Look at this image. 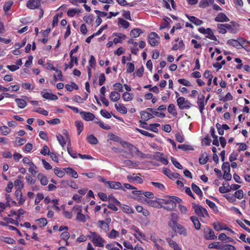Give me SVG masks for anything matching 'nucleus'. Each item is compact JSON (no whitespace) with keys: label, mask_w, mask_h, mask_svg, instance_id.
<instances>
[{"label":"nucleus","mask_w":250,"mask_h":250,"mask_svg":"<svg viewBox=\"0 0 250 250\" xmlns=\"http://www.w3.org/2000/svg\"><path fill=\"white\" fill-rule=\"evenodd\" d=\"M171 217V219L168 222V226L171 228L172 230L176 233L185 237L187 236L188 233L186 229L184 226L179 224L177 221V214L174 213H172Z\"/></svg>","instance_id":"1"},{"label":"nucleus","mask_w":250,"mask_h":250,"mask_svg":"<svg viewBox=\"0 0 250 250\" xmlns=\"http://www.w3.org/2000/svg\"><path fill=\"white\" fill-rule=\"evenodd\" d=\"M87 237L91 240L96 247H103L106 243L105 240L98 233L95 231H89Z\"/></svg>","instance_id":"2"},{"label":"nucleus","mask_w":250,"mask_h":250,"mask_svg":"<svg viewBox=\"0 0 250 250\" xmlns=\"http://www.w3.org/2000/svg\"><path fill=\"white\" fill-rule=\"evenodd\" d=\"M167 197L168 198L167 203L163 207V208L167 210L170 211L175 208L176 207V203H179L181 201V199L176 196H167Z\"/></svg>","instance_id":"3"},{"label":"nucleus","mask_w":250,"mask_h":250,"mask_svg":"<svg viewBox=\"0 0 250 250\" xmlns=\"http://www.w3.org/2000/svg\"><path fill=\"white\" fill-rule=\"evenodd\" d=\"M192 208L194 209L195 214L200 217L206 218L209 217L207 210L199 205L194 203L192 204Z\"/></svg>","instance_id":"4"},{"label":"nucleus","mask_w":250,"mask_h":250,"mask_svg":"<svg viewBox=\"0 0 250 250\" xmlns=\"http://www.w3.org/2000/svg\"><path fill=\"white\" fill-rule=\"evenodd\" d=\"M198 31L206 35V37L210 40L217 41V39L216 36L214 35V33L212 29L210 28H207L205 29L203 27H201L198 28Z\"/></svg>","instance_id":"5"},{"label":"nucleus","mask_w":250,"mask_h":250,"mask_svg":"<svg viewBox=\"0 0 250 250\" xmlns=\"http://www.w3.org/2000/svg\"><path fill=\"white\" fill-rule=\"evenodd\" d=\"M177 103L179 107L181 109H188L191 105L190 102L186 100L183 97H180L177 99Z\"/></svg>","instance_id":"6"},{"label":"nucleus","mask_w":250,"mask_h":250,"mask_svg":"<svg viewBox=\"0 0 250 250\" xmlns=\"http://www.w3.org/2000/svg\"><path fill=\"white\" fill-rule=\"evenodd\" d=\"M159 37L155 32H151L148 36V42L151 46L158 45L159 43Z\"/></svg>","instance_id":"7"},{"label":"nucleus","mask_w":250,"mask_h":250,"mask_svg":"<svg viewBox=\"0 0 250 250\" xmlns=\"http://www.w3.org/2000/svg\"><path fill=\"white\" fill-rule=\"evenodd\" d=\"M231 24L226 23V28L229 32L233 34H236L239 30L240 25L235 21H232L230 22Z\"/></svg>","instance_id":"8"},{"label":"nucleus","mask_w":250,"mask_h":250,"mask_svg":"<svg viewBox=\"0 0 250 250\" xmlns=\"http://www.w3.org/2000/svg\"><path fill=\"white\" fill-rule=\"evenodd\" d=\"M204 236L205 238L208 240H214L217 238L214 231L208 227H207L205 229Z\"/></svg>","instance_id":"9"},{"label":"nucleus","mask_w":250,"mask_h":250,"mask_svg":"<svg viewBox=\"0 0 250 250\" xmlns=\"http://www.w3.org/2000/svg\"><path fill=\"white\" fill-rule=\"evenodd\" d=\"M73 209H76L78 211L76 216V220L81 222L84 223L86 221V216L84 214H83L82 209L80 207L74 206Z\"/></svg>","instance_id":"10"},{"label":"nucleus","mask_w":250,"mask_h":250,"mask_svg":"<svg viewBox=\"0 0 250 250\" xmlns=\"http://www.w3.org/2000/svg\"><path fill=\"white\" fill-rule=\"evenodd\" d=\"M112 36L117 37L113 39V42L115 44L118 43H122L123 40H125L126 38V36L121 33H113Z\"/></svg>","instance_id":"11"},{"label":"nucleus","mask_w":250,"mask_h":250,"mask_svg":"<svg viewBox=\"0 0 250 250\" xmlns=\"http://www.w3.org/2000/svg\"><path fill=\"white\" fill-rule=\"evenodd\" d=\"M80 114L82 118L87 122L93 121L95 118L94 114L90 112L82 111L80 112Z\"/></svg>","instance_id":"12"},{"label":"nucleus","mask_w":250,"mask_h":250,"mask_svg":"<svg viewBox=\"0 0 250 250\" xmlns=\"http://www.w3.org/2000/svg\"><path fill=\"white\" fill-rule=\"evenodd\" d=\"M107 186L109 187L110 188L112 189H121L123 190H125L123 187L122 186L121 183L119 182L108 181V182L107 183Z\"/></svg>","instance_id":"13"},{"label":"nucleus","mask_w":250,"mask_h":250,"mask_svg":"<svg viewBox=\"0 0 250 250\" xmlns=\"http://www.w3.org/2000/svg\"><path fill=\"white\" fill-rule=\"evenodd\" d=\"M41 2L39 0H32V9L39 8V19H41L43 15L44 11L42 9L40 8Z\"/></svg>","instance_id":"14"},{"label":"nucleus","mask_w":250,"mask_h":250,"mask_svg":"<svg viewBox=\"0 0 250 250\" xmlns=\"http://www.w3.org/2000/svg\"><path fill=\"white\" fill-rule=\"evenodd\" d=\"M197 104L201 113H203L205 109V96L203 95H199L198 97Z\"/></svg>","instance_id":"15"},{"label":"nucleus","mask_w":250,"mask_h":250,"mask_svg":"<svg viewBox=\"0 0 250 250\" xmlns=\"http://www.w3.org/2000/svg\"><path fill=\"white\" fill-rule=\"evenodd\" d=\"M126 178L129 182H136L137 184H142L143 182L142 179L140 176H136L135 174L127 175Z\"/></svg>","instance_id":"16"},{"label":"nucleus","mask_w":250,"mask_h":250,"mask_svg":"<svg viewBox=\"0 0 250 250\" xmlns=\"http://www.w3.org/2000/svg\"><path fill=\"white\" fill-rule=\"evenodd\" d=\"M185 16L190 22L197 26L200 25L203 23V21L202 20L194 16H189L187 14H185Z\"/></svg>","instance_id":"17"},{"label":"nucleus","mask_w":250,"mask_h":250,"mask_svg":"<svg viewBox=\"0 0 250 250\" xmlns=\"http://www.w3.org/2000/svg\"><path fill=\"white\" fill-rule=\"evenodd\" d=\"M214 20L217 22H223L229 21V19L224 13H219L215 18Z\"/></svg>","instance_id":"18"},{"label":"nucleus","mask_w":250,"mask_h":250,"mask_svg":"<svg viewBox=\"0 0 250 250\" xmlns=\"http://www.w3.org/2000/svg\"><path fill=\"white\" fill-rule=\"evenodd\" d=\"M112 201L113 202V204H109L107 206V207L108 208L115 211H116L118 210V208L116 206L120 207L121 206L122 204L117 199L115 198L114 197H113Z\"/></svg>","instance_id":"19"},{"label":"nucleus","mask_w":250,"mask_h":250,"mask_svg":"<svg viewBox=\"0 0 250 250\" xmlns=\"http://www.w3.org/2000/svg\"><path fill=\"white\" fill-rule=\"evenodd\" d=\"M160 125V124L157 123L155 124H151L150 125V127L146 126V125H140L139 126L143 128H145L147 130H150L155 133H158L159 130L157 128V127L159 126Z\"/></svg>","instance_id":"20"},{"label":"nucleus","mask_w":250,"mask_h":250,"mask_svg":"<svg viewBox=\"0 0 250 250\" xmlns=\"http://www.w3.org/2000/svg\"><path fill=\"white\" fill-rule=\"evenodd\" d=\"M63 170L67 175H70L73 178L76 179L78 177L77 172L71 167L65 168Z\"/></svg>","instance_id":"21"},{"label":"nucleus","mask_w":250,"mask_h":250,"mask_svg":"<svg viewBox=\"0 0 250 250\" xmlns=\"http://www.w3.org/2000/svg\"><path fill=\"white\" fill-rule=\"evenodd\" d=\"M238 39L241 41V47L244 48L247 52H250V42L241 38Z\"/></svg>","instance_id":"22"},{"label":"nucleus","mask_w":250,"mask_h":250,"mask_svg":"<svg viewBox=\"0 0 250 250\" xmlns=\"http://www.w3.org/2000/svg\"><path fill=\"white\" fill-rule=\"evenodd\" d=\"M37 179L42 186H46L48 183L46 176L42 173H39L37 175Z\"/></svg>","instance_id":"23"},{"label":"nucleus","mask_w":250,"mask_h":250,"mask_svg":"<svg viewBox=\"0 0 250 250\" xmlns=\"http://www.w3.org/2000/svg\"><path fill=\"white\" fill-rule=\"evenodd\" d=\"M239 41H240V40L238 39L237 40L230 39L228 41L227 43L237 48H240L241 47V42Z\"/></svg>","instance_id":"24"},{"label":"nucleus","mask_w":250,"mask_h":250,"mask_svg":"<svg viewBox=\"0 0 250 250\" xmlns=\"http://www.w3.org/2000/svg\"><path fill=\"white\" fill-rule=\"evenodd\" d=\"M115 107L119 112L123 114H126L127 113V108L123 104H120L119 105H118L117 104H115Z\"/></svg>","instance_id":"25"},{"label":"nucleus","mask_w":250,"mask_h":250,"mask_svg":"<svg viewBox=\"0 0 250 250\" xmlns=\"http://www.w3.org/2000/svg\"><path fill=\"white\" fill-rule=\"evenodd\" d=\"M140 114L142 119L145 121H147L150 119L154 117L152 114L146 111H141Z\"/></svg>","instance_id":"26"},{"label":"nucleus","mask_w":250,"mask_h":250,"mask_svg":"<svg viewBox=\"0 0 250 250\" xmlns=\"http://www.w3.org/2000/svg\"><path fill=\"white\" fill-rule=\"evenodd\" d=\"M190 219L194 224L195 229L197 230L200 229L201 228V223L198 218L196 216H191Z\"/></svg>","instance_id":"27"},{"label":"nucleus","mask_w":250,"mask_h":250,"mask_svg":"<svg viewBox=\"0 0 250 250\" xmlns=\"http://www.w3.org/2000/svg\"><path fill=\"white\" fill-rule=\"evenodd\" d=\"M121 97L120 94L117 91H112L109 95L110 99L113 102L118 101Z\"/></svg>","instance_id":"28"},{"label":"nucleus","mask_w":250,"mask_h":250,"mask_svg":"<svg viewBox=\"0 0 250 250\" xmlns=\"http://www.w3.org/2000/svg\"><path fill=\"white\" fill-rule=\"evenodd\" d=\"M98 224L100 228L105 231H107L109 229V225L103 220H100L98 222Z\"/></svg>","instance_id":"29"},{"label":"nucleus","mask_w":250,"mask_h":250,"mask_svg":"<svg viewBox=\"0 0 250 250\" xmlns=\"http://www.w3.org/2000/svg\"><path fill=\"white\" fill-rule=\"evenodd\" d=\"M191 188L192 190L198 196L200 197H202L203 196V193L200 188L197 186L194 183H192L191 184Z\"/></svg>","instance_id":"30"},{"label":"nucleus","mask_w":250,"mask_h":250,"mask_svg":"<svg viewBox=\"0 0 250 250\" xmlns=\"http://www.w3.org/2000/svg\"><path fill=\"white\" fill-rule=\"evenodd\" d=\"M42 97L43 98L47 99V100H57L58 99V97L57 95L48 93V92H45L42 94Z\"/></svg>","instance_id":"31"},{"label":"nucleus","mask_w":250,"mask_h":250,"mask_svg":"<svg viewBox=\"0 0 250 250\" xmlns=\"http://www.w3.org/2000/svg\"><path fill=\"white\" fill-rule=\"evenodd\" d=\"M143 33L142 30L136 28L132 29L130 33V35L132 38H137Z\"/></svg>","instance_id":"32"},{"label":"nucleus","mask_w":250,"mask_h":250,"mask_svg":"<svg viewBox=\"0 0 250 250\" xmlns=\"http://www.w3.org/2000/svg\"><path fill=\"white\" fill-rule=\"evenodd\" d=\"M214 0H201L199 3V7L205 8L212 4Z\"/></svg>","instance_id":"33"},{"label":"nucleus","mask_w":250,"mask_h":250,"mask_svg":"<svg viewBox=\"0 0 250 250\" xmlns=\"http://www.w3.org/2000/svg\"><path fill=\"white\" fill-rule=\"evenodd\" d=\"M122 98L125 102L131 101L133 98V94L128 92H125L122 94Z\"/></svg>","instance_id":"34"},{"label":"nucleus","mask_w":250,"mask_h":250,"mask_svg":"<svg viewBox=\"0 0 250 250\" xmlns=\"http://www.w3.org/2000/svg\"><path fill=\"white\" fill-rule=\"evenodd\" d=\"M206 203L209 207V208L214 211V212L216 213L218 212V207L214 202L207 199L206 200Z\"/></svg>","instance_id":"35"},{"label":"nucleus","mask_w":250,"mask_h":250,"mask_svg":"<svg viewBox=\"0 0 250 250\" xmlns=\"http://www.w3.org/2000/svg\"><path fill=\"white\" fill-rule=\"evenodd\" d=\"M36 225L40 228L45 227L47 224V219L45 218H42L36 220Z\"/></svg>","instance_id":"36"},{"label":"nucleus","mask_w":250,"mask_h":250,"mask_svg":"<svg viewBox=\"0 0 250 250\" xmlns=\"http://www.w3.org/2000/svg\"><path fill=\"white\" fill-rule=\"evenodd\" d=\"M87 142L91 145H96L98 143V140L93 134L87 135L86 137Z\"/></svg>","instance_id":"37"},{"label":"nucleus","mask_w":250,"mask_h":250,"mask_svg":"<svg viewBox=\"0 0 250 250\" xmlns=\"http://www.w3.org/2000/svg\"><path fill=\"white\" fill-rule=\"evenodd\" d=\"M208 160V156L206 153L202 154L199 159V163L204 165L206 164Z\"/></svg>","instance_id":"38"},{"label":"nucleus","mask_w":250,"mask_h":250,"mask_svg":"<svg viewBox=\"0 0 250 250\" xmlns=\"http://www.w3.org/2000/svg\"><path fill=\"white\" fill-rule=\"evenodd\" d=\"M56 137L60 145L63 148L66 143V141L64 137L61 134H58L56 135Z\"/></svg>","instance_id":"39"},{"label":"nucleus","mask_w":250,"mask_h":250,"mask_svg":"<svg viewBox=\"0 0 250 250\" xmlns=\"http://www.w3.org/2000/svg\"><path fill=\"white\" fill-rule=\"evenodd\" d=\"M217 27L219 33L224 34L227 32L226 23L217 24Z\"/></svg>","instance_id":"40"},{"label":"nucleus","mask_w":250,"mask_h":250,"mask_svg":"<svg viewBox=\"0 0 250 250\" xmlns=\"http://www.w3.org/2000/svg\"><path fill=\"white\" fill-rule=\"evenodd\" d=\"M75 124L78 131V134L80 135L83 129V123L81 121H76Z\"/></svg>","instance_id":"41"},{"label":"nucleus","mask_w":250,"mask_h":250,"mask_svg":"<svg viewBox=\"0 0 250 250\" xmlns=\"http://www.w3.org/2000/svg\"><path fill=\"white\" fill-rule=\"evenodd\" d=\"M135 130L137 131V132L141 133L142 135L145 136H147V137H151V138H153L154 137V135L153 134L150 133L146 131L139 129L137 127H136L135 128Z\"/></svg>","instance_id":"42"},{"label":"nucleus","mask_w":250,"mask_h":250,"mask_svg":"<svg viewBox=\"0 0 250 250\" xmlns=\"http://www.w3.org/2000/svg\"><path fill=\"white\" fill-rule=\"evenodd\" d=\"M164 21L165 22L163 23H162L160 27V29L161 30L165 28H169L170 26L169 21L172 22V21L170 20V19H169L168 17H166V19H164Z\"/></svg>","instance_id":"43"},{"label":"nucleus","mask_w":250,"mask_h":250,"mask_svg":"<svg viewBox=\"0 0 250 250\" xmlns=\"http://www.w3.org/2000/svg\"><path fill=\"white\" fill-rule=\"evenodd\" d=\"M167 241L168 243L169 247L172 248L173 250H175L176 248L179 247L178 245L177 244L176 242L173 241L170 238H167Z\"/></svg>","instance_id":"44"},{"label":"nucleus","mask_w":250,"mask_h":250,"mask_svg":"<svg viewBox=\"0 0 250 250\" xmlns=\"http://www.w3.org/2000/svg\"><path fill=\"white\" fill-rule=\"evenodd\" d=\"M145 201L148 204V205L152 207L159 208V206L157 203V200H151L149 199H146Z\"/></svg>","instance_id":"45"},{"label":"nucleus","mask_w":250,"mask_h":250,"mask_svg":"<svg viewBox=\"0 0 250 250\" xmlns=\"http://www.w3.org/2000/svg\"><path fill=\"white\" fill-rule=\"evenodd\" d=\"M167 111L168 113L174 116H175L177 114L176 111L175 105L172 104H171L168 105Z\"/></svg>","instance_id":"46"},{"label":"nucleus","mask_w":250,"mask_h":250,"mask_svg":"<svg viewBox=\"0 0 250 250\" xmlns=\"http://www.w3.org/2000/svg\"><path fill=\"white\" fill-rule=\"evenodd\" d=\"M118 24L121 25L125 29L127 28L129 26V22L122 18L118 19Z\"/></svg>","instance_id":"47"},{"label":"nucleus","mask_w":250,"mask_h":250,"mask_svg":"<svg viewBox=\"0 0 250 250\" xmlns=\"http://www.w3.org/2000/svg\"><path fill=\"white\" fill-rule=\"evenodd\" d=\"M83 21L87 24H91L94 20V15L90 14L88 16H85L83 18Z\"/></svg>","instance_id":"48"},{"label":"nucleus","mask_w":250,"mask_h":250,"mask_svg":"<svg viewBox=\"0 0 250 250\" xmlns=\"http://www.w3.org/2000/svg\"><path fill=\"white\" fill-rule=\"evenodd\" d=\"M220 250H236V248L230 244H224L221 245Z\"/></svg>","instance_id":"49"},{"label":"nucleus","mask_w":250,"mask_h":250,"mask_svg":"<svg viewBox=\"0 0 250 250\" xmlns=\"http://www.w3.org/2000/svg\"><path fill=\"white\" fill-rule=\"evenodd\" d=\"M54 171L55 174L59 178H62L65 174L64 171L58 167L54 168Z\"/></svg>","instance_id":"50"},{"label":"nucleus","mask_w":250,"mask_h":250,"mask_svg":"<svg viewBox=\"0 0 250 250\" xmlns=\"http://www.w3.org/2000/svg\"><path fill=\"white\" fill-rule=\"evenodd\" d=\"M15 101L18 104V106L21 108H24L26 105V102L23 99H16Z\"/></svg>","instance_id":"51"},{"label":"nucleus","mask_w":250,"mask_h":250,"mask_svg":"<svg viewBox=\"0 0 250 250\" xmlns=\"http://www.w3.org/2000/svg\"><path fill=\"white\" fill-rule=\"evenodd\" d=\"M124 164L125 166L128 167H137V163H134L130 160H126L124 161Z\"/></svg>","instance_id":"52"},{"label":"nucleus","mask_w":250,"mask_h":250,"mask_svg":"<svg viewBox=\"0 0 250 250\" xmlns=\"http://www.w3.org/2000/svg\"><path fill=\"white\" fill-rule=\"evenodd\" d=\"M123 211L127 213H133L134 211L132 208H131L129 206L123 205L121 206Z\"/></svg>","instance_id":"53"},{"label":"nucleus","mask_w":250,"mask_h":250,"mask_svg":"<svg viewBox=\"0 0 250 250\" xmlns=\"http://www.w3.org/2000/svg\"><path fill=\"white\" fill-rule=\"evenodd\" d=\"M175 138L179 143H182L184 142V136L182 132H177L175 134Z\"/></svg>","instance_id":"54"},{"label":"nucleus","mask_w":250,"mask_h":250,"mask_svg":"<svg viewBox=\"0 0 250 250\" xmlns=\"http://www.w3.org/2000/svg\"><path fill=\"white\" fill-rule=\"evenodd\" d=\"M233 195H234L235 199L236 198L238 199H242L244 197V192L242 189H239V190H236L234 192Z\"/></svg>","instance_id":"55"},{"label":"nucleus","mask_w":250,"mask_h":250,"mask_svg":"<svg viewBox=\"0 0 250 250\" xmlns=\"http://www.w3.org/2000/svg\"><path fill=\"white\" fill-rule=\"evenodd\" d=\"M134 64L132 62H127L126 64V72L131 73L134 70Z\"/></svg>","instance_id":"56"},{"label":"nucleus","mask_w":250,"mask_h":250,"mask_svg":"<svg viewBox=\"0 0 250 250\" xmlns=\"http://www.w3.org/2000/svg\"><path fill=\"white\" fill-rule=\"evenodd\" d=\"M67 151L68 154L73 158H77L78 154L75 150H73L71 147L68 146L67 147Z\"/></svg>","instance_id":"57"},{"label":"nucleus","mask_w":250,"mask_h":250,"mask_svg":"<svg viewBox=\"0 0 250 250\" xmlns=\"http://www.w3.org/2000/svg\"><path fill=\"white\" fill-rule=\"evenodd\" d=\"M119 233L118 231L113 229L108 235V237L110 239H115L118 237Z\"/></svg>","instance_id":"58"},{"label":"nucleus","mask_w":250,"mask_h":250,"mask_svg":"<svg viewBox=\"0 0 250 250\" xmlns=\"http://www.w3.org/2000/svg\"><path fill=\"white\" fill-rule=\"evenodd\" d=\"M113 86L115 90L119 92H123V86L121 83H115Z\"/></svg>","instance_id":"59"},{"label":"nucleus","mask_w":250,"mask_h":250,"mask_svg":"<svg viewBox=\"0 0 250 250\" xmlns=\"http://www.w3.org/2000/svg\"><path fill=\"white\" fill-rule=\"evenodd\" d=\"M220 101H222L224 102H226L228 101H231L233 100V96L231 95L230 92H228L225 97H223L219 99Z\"/></svg>","instance_id":"60"},{"label":"nucleus","mask_w":250,"mask_h":250,"mask_svg":"<svg viewBox=\"0 0 250 250\" xmlns=\"http://www.w3.org/2000/svg\"><path fill=\"white\" fill-rule=\"evenodd\" d=\"M10 132V129L6 126H2L0 127V132L3 135H6Z\"/></svg>","instance_id":"61"},{"label":"nucleus","mask_w":250,"mask_h":250,"mask_svg":"<svg viewBox=\"0 0 250 250\" xmlns=\"http://www.w3.org/2000/svg\"><path fill=\"white\" fill-rule=\"evenodd\" d=\"M177 148L179 149H182L184 151L193 150V148L190 145H178Z\"/></svg>","instance_id":"62"},{"label":"nucleus","mask_w":250,"mask_h":250,"mask_svg":"<svg viewBox=\"0 0 250 250\" xmlns=\"http://www.w3.org/2000/svg\"><path fill=\"white\" fill-rule=\"evenodd\" d=\"M33 111L40 113L44 116H47L48 114V112L41 107H36L33 109Z\"/></svg>","instance_id":"63"},{"label":"nucleus","mask_w":250,"mask_h":250,"mask_svg":"<svg viewBox=\"0 0 250 250\" xmlns=\"http://www.w3.org/2000/svg\"><path fill=\"white\" fill-rule=\"evenodd\" d=\"M40 153L42 155L45 156L46 155H49V154L50 153V152L49 147L47 146H44L41 149Z\"/></svg>","instance_id":"64"}]
</instances>
